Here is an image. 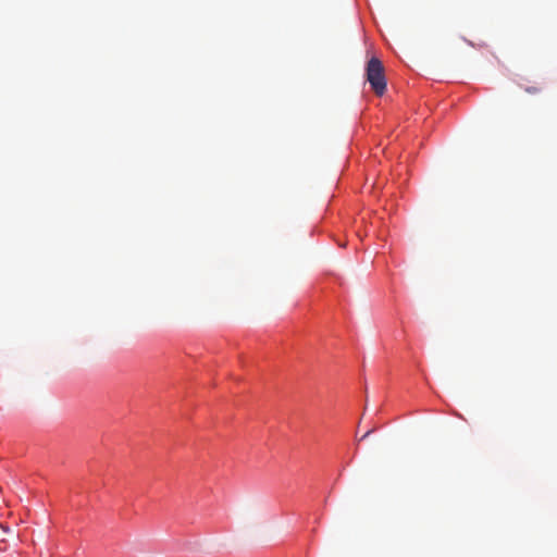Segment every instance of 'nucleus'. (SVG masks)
I'll list each match as a JSON object with an SVG mask.
<instances>
[{"instance_id": "obj_3", "label": "nucleus", "mask_w": 557, "mask_h": 557, "mask_svg": "<svg viewBox=\"0 0 557 557\" xmlns=\"http://www.w3.org/2000/svg\"><path fill=\"white\" fill-rule=\"evenodd\" d=\"M372 432H373V430H369L366 434H363V435L361 436V438H360V440L362 441V440L367 438V437H368Z\"/></svg>"}, {"instance_id": "obj_1", "label": "nucleus", "mask_w": 557, "mask_h": 557, "mask_svg": "<svg viewBox=\"0 0 557 557\" xmlns=\"http://www.w3.org/2000/svg\"><path fill=\"white\" fill-rule=\"evenodd\" d=\"M366 77L372 90L376 96H382L386 91V78L384 65L380 59L372 57L366 66Z\"/></svg>"}, {"instance_id": "obj_2", "label": "nucleus", "mask_w": 557, "mask_h": 557, "mask_svg": "<svg viewBox=\"0 0 557 557\" xmlns=\"http://www.w3.org/2000/svg\"><path fill=\"white\" fill-rule=\"evenodd\" d=\"M524 90L528 94H537L541 91V88L533 86V87H525Z\"/></svg>"}]
</instances>
